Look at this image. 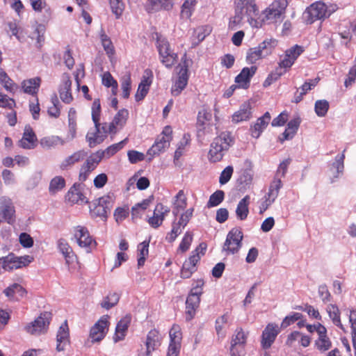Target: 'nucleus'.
I'll return each mask as SVG.
<instances>
[{
  "mask_svg": "<svg viewBox=\"0 0 356 356\" xmlns=\"http://www.w3.org/2000/svg\"><path fill=\"white\" fill-rule=\"evenodd\" d=\"M229 315L225 314L216 320L215 330L218 339H223L226 335V325L228 323Z\"/></svg>",
  "mask_w": 356,
  "mask_h": 356,
  "instance_id": "49530a36",
  "label": "nucleus"
},
{
  "mask_svg": "<svg viewBox=\"0 0 356 356\" xmlns=\"http://www.w3.org/2000/svg\"><path fill=\"white\" fill-rule=\"evenodd\" d=\"M184 229V228H182L181 224H179V222H173L172 225V229L166 236V240L170 243L173 242L182 232Z\"/></svg>",
  "mask_w": 356,
  "mask_h": 356,
  "instance_id": "680f3d73",
  "label": "nucleus"
},
{
  "mask_svg": "<svg viewBox=\"0 0 356 356\" xmlns=\"http://www.w3.org/2000/svg\"><path fill=\"white\" fill-rule=\"evenodd\" d=\"M172 204V213L175 216L186 207L187 199L183 190H180L175 196Z\"/></svg>",
  "mask_w": 356,
  "mask_h": 356,
  "instance_id": "a19ab883",
  "label": "nucleus"
},
{
  "mask_svg": "<svg viewBox=\"0 0 356 356\" xmlns=\"http://www.w3.org/2000/svg\"><path fill=\"white\" fill-rule=\"evenodd\" d=\"M8 268L7 271H12L15 269L25 267L31 264L34 258L31 255H24L22 257H17L14 254H9L6 256Z\"/></svg>",
  "mask_w": 356,
  "mask_h": 356,
  "instance_id": "412c9836",
  "label": "nucleus"
},
{
  "mask_svg": "<svg viewBox=\"0 0 356 356\" xmlns=\"http://www.w3.org/2000/svg\"><path fill=\"white\" fill-rule=\"evenodd\" d=\"M148 247L149 243L146 241H143L140 243L138 246V266H142L144 265L146 257L148 255Z\"/></svg>",
  "mask_w": 356,
  "mask_h": 356,
  "instance_id": "052dcab7",
  "label": "nucleus"
},
{
  "mask_svg": "<svg viewBox=\"0 0 356 356\" xmlns=\"http://www.w3.org/2000/svg\"><path fill=\"white\" fill-rule=\"evenodd\" d=\"M232 142V139L230 133L225 131L214 138L211 146L217 149L220 148L221 149L227 150Z\"/></svg>",
  "mask_w": 356,
  "mask_h": 356,
  "instance_id": "4c0bfd02",
  "label": "nucleus"
},
{
  "mask_svg": "<svg viewBox=\"0 0 356 356\" xmlns=\"http://www.w3.org/2000/svg\"><path fill=\"white\" fill-rule=\"evenodd\" d=\"M304 51L302 46L296 44L285 51L284 57L280 62V68H290L298 57Z\"/></svg>",
  "mask_w": 356,
  "mask_h": 356,
  "instance_id": "a211bd4d",
  "label": "nucleus"
},
{
  "mask_svg": "<svg viewBox=\"0 0 356 356\" xmlns=\"http://www.w3.org/2000/svg\"><path fill=\"white\" fill-rule=\"evenodd\" d=\"M128 139L125 138L124 140L110 145L105 150L101 151L103 153V156L106 159H108L115 154H116L118 151L122 149L124 145L127 144Z\"/></svg>",
  "mask_w": 356,
  "mask_h": 356,
  "instance_id": "8fccbe9b",
  "label": "nucleus"
},
{
  "mask_svg": "<svg viewBox=\"0 0 356 356\" xmlns=\"http://www.w3.org/2000/svg\"><path fill=\"white\" fill-rule=\"evenodd\" d=\"M250 204V196L245 195L243 199H241L236 207V214L237 218L241 220H243L247 218L249 213L248 206Z\"/></svg>",
  "mask_w": 356,
  "mask_h": 356,
  "instance_id": "37998d69",
  "label": "nucleus"
},
{
  "mask_svg": "<svg viewBox=\"0 0 356 356\" xmlns=\"http://www.w3.org/2000/svg\"><path fill=\"white\" fill-rule=\"evenodd\" d=\"M66 199L72 204H83L88 202L86 197L81 188L74 186L66 195Z\"/></svg>",
  "mask_w": 356,
  "mask_h": 356,
  "instance_id": "f704fd0d",
  "label": "nucleus"
},
{
  "mask_svg": "<svg viewBox=\"0 0 356 356\" xmlns=\"http://www.w3.org/2000/svg\"><path fill=\"white\" fill-rule=\"evenodd\" d=\"M327 312L333 323L341 329H343L340 319V312L338 307L334 305H330L327 307Z\"/></svg>",
  "mask_w": 356,
  "mask_h": 356,
  "instance_id": "864d4df0",
  "label": "nucleus"
},
{
  "mask_svg": "<svg viewBox=\"0 0 356 356\" xmlns=\"http://www.w3.org/2000/svg\"><path fill=\"white\" fill-rule=\"evenodd\" d=\"M256 70L257 67L255 66L244 67L235 79V81L238 84V86L242 88H248L250 79L255 74Z\"/></svg>",
  "mask_w": 356,
  "mask_h": 356,
  "instance_id": "bb28decb",
  "label": "nucleus"
},
{
  "mask_svg": "<svg viewBox=\"0 0 356 356\" xmlns=\"http://www.w3.org/2000/svg\"><path fill=\"white\" fill-rule=\"evenodd\" d=\"M193 241V234L191 232H186L179 245L178 251L181 252H186Z\"/></svg>",
  "mask_w": 356,
  "mask_h": 356,
  "instance_id": "338daca9",
  "label": "nucleus"
},
{
  "mask_svg": "<svg viewBox=\"0 0 356 356\" xmlns=\"http://www.w3.org/2000/svg\"><path fill=\"white\" fill-rule=\"evenodd\" d=\"M252 107L250 102H244L239 110L235 112L232 115V121L238 123L242 121L248 120L250 118L252 114Z\"/></svg>",
  "mask_w": 356,
  "mask_h": 356,
  "instance_id": "c9c22d12",
  "label": "nucleus"
},
{
  "mask_svg": "<svg viewBox=\"0 0 356 356\" xmlns=\"http://www.w3.org/2000/svg\"><path fill=\"white\" fill-rule=\"evenodd\" d=\"M338 9L337 4H326L323 1H316L308 7L305 13V17L309 24L330 17Z\"/></svg>",
  "mask_w": 356,
  "mask_h": 356,
  "instance_id": "f257e3e1",
  "label": "nucleus"
},
{
  "mask_svg": "<svg viewBox=\"0 0 356 356\" xmlns=\"http://www.w3.org/2000/svg\"><path fill=\"white\" fill-rule=\"evenodd\" d=\"M71 86L72 81L70 75L63 74L59 88V94L62 101L66 104H70L73 99L71 92Z\"/></svg>",
  "mask_w": 356,
  "mask_h": 356,
  "instance_id": "b1692460",
  "label": "nucleus"
},
{
  "mask_svg": "<svg viewBox=\"0 0 356 356\" xmlns=\"http://www.w3.org/2000/svg\"><path fill=\"white\" fill-rule=\"evenodd\" d=\"M14 213L15 210L11 200L7 197H2L0 199V216L8 223H10Z\"/></svg>",
  "mask_w": 356,
  "mask_h": 356,
  "instance_id": "c756f323",
  "label": "nucleus"
},
{
  "mask_svg": "<svg viewBox=\"0 0 356 356\" xmlns=\"http://www.w3.org/2000/svg\"><path fill=\"white\" fill-rule=\"evenodd\" d=\"M287 6L286 0H276L265 10L266 17L269 20H276L284 13Z\"/></svg>",
  "mask_w": 356,
  "mask_h": 356,
  "instance_id": "f3484780",
  "label": "nucleus"
},
{
  "mask_svg": "<svg viewBox=\"0 0 356 356\" xmlns=\"http://www.w3.org/2000/svg\"><path fill=\"white\" fill-rule=\"evenodd\" d=\"M189 64L190 60L187 59L186 54H184L181 58V63L179 65L180 69L178 72V76L175 79L171 89L172 95H179L186 88L188 80V68L189 67Z\"/></svg>",
  "mask_w": 356,
  "mask_h": 356,
  "instance_id": "20e7f679",
  "label": "nucleus"
},
{
  "mask_svg": "<svg viewBox=\"0 0 356 356\" xmlns=\"http://www.w3.org/2000/svg\"><path fill=\"white\" fill-rule=\"evenodd\" d=\"M76 135V113L74 108L68 112V132L65 139L66 142L72 140Z\"/></svg>",
  "mask_w": 356,
  "mask_h": 356,
  "instance_id": "ea45409f",
  "label": "nucleus"
},
{
  "mask_svg": "<svg viewBox=\"0 0 356 356\" xmlns=\"http://www.w3.org/2000/svg\"><path fill=\"white\" fill-rule=\"evenodd\" d=\"M129 118V111L125 108L120 109L114 116L113 121L109 124H104L102 130L104 134L116 133L122 129L126 124Z\"/></svg>",
  "mask_w": 356,
  "mask_h": 356,
  "instance_id": "ddd939ff",
  "label": "nucleus"
},
{
  "mask_svg": "<svg viewBox=\"0 0 356 356\" xmlns=\"http://www.w3.org/2000/svg\"><path fill=\"white\" fill-rule=\"evenodd\" d=\"M236 13L235 15L229 20V26L232 29H236L241 24L243 19V9L245 8L246 12L257 11L254 0H236Z\"/></svg>",
  "mask_w": 356,
  "mask_h": 356,
  "instance_id": "0eeeda50",
  "label": "nucleus"
},
{
  "mask_svg": "<svg viewBox=\"0 0 356 356\" xmlns=\"http://www.w3.org/2000/svg\"><path fill=\"white\" fill-rule=\"evenodd\" d=\"M152 82V72L149 70H146L142 77L141 81L138 85L137 92L135 95L136 100L139 102L144 99L147 94L149 87Z\"/></svg>",
  "mask_w": 356,
  "mask_h": 356,
  "instance_id": "4be33fe9",
  "label": "nucleus"
},
{
  "mask_svg": "<svg viewBox=\"0 0 356 356\" xmlns=\"http://www.w3.org/2000/svg\"><path fill=\"white\" fill-rule=\"evenodd\" d=\"M277 45V40L275 39H266L259 44L258 47L249 49L246 59L250 63H254L258 60L269 53L270 49Z\"/></svg>",
  "mask_w": 356,
  "mask_h": 356,
  "instance_id": "1a4fd4ad",
  "label": "nucleus"
},
{
  "mask_svg": "<svg viewBox=\"0 0 356 356\" xmlns=\"http://www.w3.org/2000/svg\"><path fill=\"white\" fill-rule=\"evenodd\" d=\"M120 296L116 293H109L101 302L102 307L109 309L116 305L119 301Z\"/></svg>",
  "mask_w": 356,
  "mask_h": 356,
  "instance_id": "4d7b16f0",
  "label": "nucleus"
},
{
  "mask_svg": "<svg viewBox=\"0 0 356 356\" xmlns=\"http://www.w3.org/2000/svg\"><path fill=\"white\" fill-rule=\"evenodd\" d=\"M170 342L166 356H179L181 348L182 333L178 325H173L169 331Z\"/></svg>",
  "mask_w": 356,
  "mask_h": 356,
  "instance_id": "f8f14e48",
  "label": "nucleus"
},
{
  "mask_svg": "<svg viewBox=\"0 0 356 356\" xmlns=\"http://www.w3.org/2000/svg\"><path fill=\"white\" fill-rule=\"evenodd\" d=\"M0 84L4 89L11 93H14L18 88L17 84L9 77L7 73L0 67Z\"/></svg>",
  "mask_w": 356,
  "mask_h": 356,
  "instance_id": "a18cd8bd",
  "label": "nucleus"
},
{
  "mask_svg": "<svg viewBox=\"0 0 356 356\" xmlns=\"http://www.w3.org/2000/svg\"><path fill=\"white\" fill-rule=\"evenodd\" d=\"M112 207L111 198L103 196L94 200L90 205V212L95 216L106 218Z\"/></svg>",
  "mask_w": 356,
  "mask_h": 356,
  "instance_id": "dca6fc26",
  "label": "nucleus"
},
{
  "mask_svg": "<svg viewBox=\"0 0 356 356\" xmlns=\"http://www.w3.org/2000/svg\"><path fill=\"white\" fill-rule=\"evenodd\" d=\"M270 120V115L268 112L264 113V115L258 118L256 123L251 128L252 136L254 138H259L263 131L266 128Z\"/></svg>",
  "mask_w": 356,
  "mask_h": 356,
  "instance_id": "e433bc0d",
  "label": "nucleus"
},
{
  "mask_svg": "<svg viewBox=\"0 0 356 356\" xmlns=\"http://www.w3.org/2000/svg\"><path fill=\"white\" fill-rule=\"evenodd\" d=\"M225 193L222 191H217L213 193L209 197L207 202V207H213L219 205L224 200Z\"/></svg>",
  "mask_w": 356,
  "mask_h": 356,
  "instance_id": "69168bd1",
  "label": "nucleus"
},
{
  "mask_svg": "<svg viewBox=\"0 0 356 356\" xmlns=\"http://www.w3.org/2000/svg\"><path fill=\"white\" fill-rule=\"evenodd\" d=\"M161 340L162 337L159 332L156 329L151 330L147 335L146 352L143 356H151L152 353L161 346Z\"/></svg>",
  "mask_w": 356,
  "mask_h": 356,
  "instance_id": "aec40b11",
  "label": "nucleus"
},
{
  "mask_svg": "<svg viewBox=\"0 0 356 356\" xmlns=\"http://www.w3.org/2000/svg\"><path fill=\"white\" fill-rule=\"evenodd\" d=\"M279 332L280 330L277 325L274 323L268 324L262 332L261 341L262 347L265 349L269 348Z\"/></svg>",
  "mask_w": 356,
  "mask_h": 356,
  "instance_id": "6ab92c4d",
  "label": "nucleus"
},
{
  "mask_svg": "<svg viewBox=\"0 0 356 356\" xmlns=\"http://www.w3.org/2000/svg\"><path fill=\"white\" fill-rule=\"evenodd\" d=\"M102 82L104 86L107 88H111V92L113 95L117 94L118 90V84L110 74V72H106L102 74Z\"/></svg>",
  "mask_w": 356,
  "mask_h": 356,
  "instance_id": "09e8293b",
  "label": "nucleus"
},
{
  "mask_svg": "<svg viewBox=\"0 0 356 356\" xmlns=\"http://www.w3.org/2000/svg\"><path fill=\"white\" fill-rule=\"evenodd\" d=\"M86 156L83 151H77L72 155L67 156L59 163L60 170H67L71 168L75 163L82 160Z\"/></svg>",
  "mask_w": 356,
  "mask_h": 356,
  "instance_id": "473e14b6",
  "label": "nucleus"
},
{
  "mask_svg": "<svg viewBox=\"0 0 356 356\" xmlns=\"http://www.w3.org/2000/svg\"><path fill=\"white\" fill-rule=\"evenodd\" d=\"M300 124V118H295L293 120H290L287 124V127L283 133V138H280L281 142H283L284 140L291 139L296 133L297 132L298 127Z\"/></svg>",
  "mask_w": 356,
  "mask_h": 356,
  "instance_id": "79ce46f5",
  "label": "nucleus"
},
{
  "mask_svg": "<svg viewBox=\"0 0 356 356\" xmlns=\"http://www.w3.org/2000/svg\"><path fill=\"white\" fill-rule=\"evenodd\" d=\"M131 80L129 75L124 76L121 82L122 95L127 99L130 95Z\"/></svg>",
  "mask_w": 356,
  "mask_h": 356,
  "instance_id": "774afa93",
  "label": "nucleus"
},
{
  "mask_svg": "<svg viewBox=\"0 0 356 356\" xmlns=\"http://www.w3.org/2000/svg\"><path fill=\"white\" fill-rule=\"evenodd\" d=\"M99 38L101 40V43L106 52V54L110 56L113 55L114 54V47L113 43L110 39V38L105 33L103 29H101L99 32Z\"/></svg>",
  "mask_w": 356,
  "mask_h": 356,
  "instance_id": "603ef678",
  "label": "nucleus"
},
{
  "mask_svg": "<svg viewBox=\"0 0 356 356\" xmlns=\"http://www.w3.org/2000/svg\"><path fill=\"white\" fill-rule=\"evenodd\" d=\"M283 186L280 178L275 177L271 181L268 193L265 195L259 206V213H262L275 201L279 195L280 190Z\"/></svg>",
  "mask_w": 356,
  "mask_h": 356,
  "instance_id": "9b49d317",
  "label": "nucleus"
},
{
  "mask_svg": "<svg viewBox=\"0 0 356 356\" xmlns=\"http://www.w3.org/2000/svg\"><path fill=\"white\" fill-rule=\"evenodd\" d=\"M109 316L104 315L99 320L91 327L90 331V338L92 342H99L102 341L108 331Z\"/></svg>",
  "mask_w": 356,
  "mask_h": 356,
  "instance_id": "2eb2a0df",
  "label": "nucleus"
},
{
  "mask_svg": "<svg viewBox=\"0 0 356 356\" xmlns=\"http://www.w3.org/2000/svg\"><path fill=\"white\" fill-rule=\"evenodd\" d=\"M248 332H245L242 328H237L233 334L231 346V356H241L243 354V347L246 343Z\"/></svg>",
  "mask_w": 356,
  "mask_h": 356,
  "instance_id": "4468645a",
  "label": "nucleus"
},
{
  "mask_svg": "<svg viewBox=\"0 0 356 356\" xmlns=\"http://www.w3.org/2000/svg\"><path fill=\"white\" fill-rule=\"evenodd\" d=\"M3 293L10 300L18 301L26 295V291L19 284L14 283L6 287Z\"/></svg>",
  "mask_w": 356,
  "mask_h": 356,
  "instance_id": "cd10ccee",
  "label": "nucleus"
},
{
  "mask_svg": "<svg viewBox=\"0 0 356 356\" xmlns=\"http://www.w3.org/2000/svg\"><path fill=\"white\" fill-rule=\"evenodd\" d=\"M156 45L161 63L166 67H172L177 61V55L170 49L168 41L164 38L159 37Z\"/></svg>",
  "mask_w": 356,
  "mask_h": 356,
  "instance_id": "423d86ee",
  "label": "nucleus"
},
{
  "mask_svg": "<svg viewBox=\"0 0 356 356\" xmlns=\"http://www.w3.org/2000/svg\"><path fill=\"white\" fill-rule=\"evenodd\" d=\"M329 107V102L327 100H317L314 105L315 113L318 117H324L327 114Z\"/></svg>",
  "mask_w": 356,
  "mask_h": 356,
  "instance_id": "13d9d810",
  "label": "nucleus"
},
{
  "mask_svg": "<svg viewBox=\"0 0 356 356\" xmlns=\"http://www.w3.org/2000/svg\"><path fill=\"white\" fill-rule=\"evenodd\" d=\"M65 186V180L61 176L54 177L49 184V190L51 194H55L61 191Z\"/></svg>",
  "mask_w": 356,
  "mask_h": 356,
  "instance_id": "3c124183",
  "label": "nucleus"
},
{
  "mask_svg": "<svg viewBox=\"0 0 356 356\" xmlns=\"http://www.w3.org/2000/svg\"><path fill=\"white\" fill-rule=\"evenodd\" d=\"M302 318H303L302 314L298 312H292L283 319L280 327L284 329L298 320H300Z\"/></svg>",
  "mask_w": 356,
  "mask_h": 356,
  "instance_id": "0e129e2a",
  "label": "nucleus"
},
{
  "mask_svg": "<svg viewBox=\"0 0 356 356\" xmlns=\"http://www.w3.org/2000/svg\"><path fill=\"white\" fill-rule=\"evenodd\" d=\"M204 282L197 280L191 290L186 301V318L191 321L195 316L200 302V296L203 293Z\"/></svg>",
  "mask_w": 356,
  "mask_h": 356,
  "instance_id": "f03ea898",
  "label": "nucleus"
},
{
  "mask_svg": "<svg viewBox=\"0 0 356 356\" xmlns=\"http://www.w3.org/2000/svg\"><path fill=\"white\" fill-rule=\"evenodd\" d=\"M40 85V79L35 77L22 82V88L25 93L35 95Z\"/></svg>",
  "mask_w": 356,
  "mask_h": 356,
  "instance_id": "c03bdc74",
  "label": "nucleus"
},
{
  "mask_svg": "<svg viewBox=\"0 0 356 356\" xmlns=\"http://www.w3.org/2000/svg\"><path fill=\"white\" fill-rule=\"evenodd\" d=\"M57 248L58 251L63 254V257L65 258V263L67 265H70L74 261L76 256L73 252L72 248L65 239L60 238L57 241Z\"/></svg>",
  "mask_w": 356,
  "mask_h": 356,
  "instance_id": "c85d7f7f",
  "label": "nucleus"
},
{
  "mask_svg": "<svg viewBox=\"0 0 356 356\" xmlns=\"http://www.w3.org/2000/svg\"><path fill=\"white\" fill-rule=\"evenodd\" d=\"M56 350L63 351L70 343L69 328L67 322L65 321L59 327L56 335Z\"/></svg>",
  "mask_w": 356,
  "mask_h": 356,
  "instance_id": "393cba45",
  "label": "nucleus"
},
{
  "mask_svg": "<svg viewBox=\"0 0 356 356\" xmlns=\"http://www.w3.org/2000/svg\"><path fill=\"white\" fill-rule=\"evenodd\" d=\"M196 3L197 0H186L181 7V17L186 19L190 18Z\"/></svg>",
  "mask_w": 356,
  "mask_h": 356,
  "instance_id": "bf43d9fd",
  "label": "nucleus"
},
{
  "mask_svg": "<svg viewBox=\"0 0 356 356\" xmlns=\"http://www.w3.org/2000/svg\"><path fill=\"white\" fill-rule=\"evenodd\" d=\"M37 138L32 128L26 126L22 138L19 140V145L24 149H32L36 145Z\"/></svg>",
  "mask_w": 356,
  "mask_h": 356,
  "instance_id": "2f4dec72",
  "label": "nucleus"
},
{
  "mask_svg": "<svg viewBox=\"0 0 356 356\" xmlns=\"http://www.w3.org/2000/svg\"><path fill=\"white\" fill-rule=\"evenodd\" d=\"M72 233L78 245L84 248L87 252H90L95 248L97 243L90 236L86 227L77 225L73 227Z\"/></svg>",
  "mask_w": 356,
  "mask_h": 356,
  "instance_id": "39448f33",
  "label": "nucleus"
},
{
  "mask_svg": "<svg viewBox=\"0 0 356 356\" xmlns=\"http://www.w3.org/2000/svg\"><path fill=\"white\" fill-rule=\"evenodd\" d=\"M92 119L95 123V128L99 130L100 114H101V104L99 99H96L92 102Z\"/></svg>",
  "mask_w": 356,
  "mask_h": 356,
  "instance_id": "5fc2aeb1",
  "label": "nucleus"
},
{
  "mask_svg": "<svg viewBox=\"0 0 356 356\" xmlns=\"http://www.w3.org/2000/svg\"><path fill=\"white\" fill-rule=\"evenodd\" d=\"M104 158L103 153H102L101 151H97L92 154L87 159L84 164L90 168V170H94Z\"/></svg>",
  "mask_w": 356,
  "mask_h": 356,
  "instance_id": "6e6d98bb",
  "label": "nucleus"
},
{
  "mask_svg": "<svg viewBox=\"0 0 356 356\" xmlns=\"http://www.w3.org/2000/svg\"><path fill=\"white\" fill-rule=\"evenodd\" d=\"M131 318L130 315H126L117 323L115 334L113 335V341L115 343L124 339L131 323Z\"/></svg>",
  "mask_w": 356,
  "mask_h": 356,
  "instance_id": "a878e982",
  "label": "nucleus"
},
{
  "mask_svg": "<svg viewBox=\"0 0 356 356\" xmlns=\"http://www.w3.org/2000/svg\"><path fill=\"white\" fill-rule=\"evenodd\" d=\"M353 31V23L347 22L341 24L339 30V35L341 36V39L345 40V44H347L348 42L351 40V33Z\"/></svg>",
  "mask_w": 356,
  "mask_h": 356,
  "instance_id": "de8ad7c7",
  "label": "nucleus"
},
{
  "mask_svg": "<svg viewBox=\"0 0 356 356\" xmlns=\"http://www.w3.org/2000/svg\"><path fill=\"white\" fill-rule=\"evenodd\" d=\"M173 6L172 0H147L145 8L148 13H153L161 9L169 10Z\"/></svg>",
  "mask_w": 356,
  "mask_h": 356,
  "instance_id": "7c9ffc66",
  "label": "nucleus"
},
{
  "mask_svg": "<svg viewBox=\"0 0 356 356\" xmlns=\"http://www.w3.org/2000/svg\"><path fill=\"white\" fill-rule=\"evenodd\" d=\"M200 259L197 254H191V256L184 261L181 271V276L183 278H188L195 270V265Z\"/></svg>",
  "mask_w": 356,
  "mask_h": 356,
  "instance_id": "72a5a7b5",
  "label": "nucleus"
},
{
  "mask_svg": "<svg viewBox=\"0 0 356 356\" xmlns=\"http://www.w3.org/2000/svg\"><path fill=\"white\" fill-rule=\"evenodd\" d=\"M172 131L170 127L166 126L164 127L162 133L157 137L154 143L147 151V155L149 156V160L165 151L170 147L172 139Z\"/></svg>",
  "mask_w": 356,
  "mask_h": 356,
  "instance_id": "7ed1b4c3",
  "label": "nucleus"
},
{
  "mask_svg": "<svg viewBox=\"0 0 356 356\" xmlns=\"http://www.w3.org/2000/svg\"><path fill=\"white\" fill-rule=\"evenodd\" d=\"M170 212V208L159 203L155 207L153 216L148 220L149 224L154 228L159 227Z\"/></svg>",
  "mask_w": 356,
  "mask_h": 356,
  "instance_id": "5701e85b",
  "label": "nucleus"
},
{
  "mask_svg": "<svg viewBox=\"0 0 356 356\" xmlns=\"http://www.w3.org/2000/svg\"><path fill=\"white\" fill-rule=\"evenodd\" d=\"M101 129H102V127H100L99 126V131L97 129V133H88L86 136V138L89 143L90 147H94L97 144L101 143L104 140V136L100 135Z\"/></svg>",
  "mask_w": 356,
  "mask_h": 356,
  "instance_id": "e2e57ef3",
  "label": "nucleus"
},
{
  "mask_svg": "<svg viewBox=\"0 0 356 356\" xmlns=\"http://www.w3.org/2000/svg\"><path fill=\"white\" fill-rule=\"evenodd\" d=\"M51 320L49 312H43L33 321L27 324L25 330L32 335H40L47 332Z\"/></svg>",
  "mask_w": 356,
  "mask_h": 356,
  "instance_id": "9d476101",
  "label": "nucleus"
},
{
  "mask_svg": "<svg viewBox=\"0 0 356 356\" xmlns=\"http://www.w3.org/2000/svg\"><path fill=\"white\" fill-rule=\"evenodd\" d=\"M66 143L65 139L58 136H49L40 139V144L42 148L49 149L57 146H63Z\"/></svg>",
  "mask_w": 356,
  "mask_h": 356,
  "instance_id": "58836bf2",
  "label": "nucleus"
},
{
  "mask_svg": "<svg viewBox=\"0 0 356 356\" xmlns=\"http://www.w3.org/2000/svg\"><path fill=\"white\" fill-rule=\"evenodd\" d=\"M243 233L238 228H233L227 234L226 240L222 246V251L226 254H234L236 253L241 247Z\"/></svg>",
  "mask_w": 356,
  "mask_h": 356,
  "instance_id": "6e6552de",
  "label": "nucleus"
}]
</instances>
